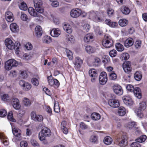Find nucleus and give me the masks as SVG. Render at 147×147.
Instances as JSON below:
<instances>
[{
    "label": "nucleus",
    "instance_id": "79ce46f5",
    "mask_svg": "<svg viewBox=\"0 0 147 147\" xmlns=\"http://www.w3.org/2000/svg\"><path fill=\"white\" fill-rule=\"evenodd\" d=\"M147 138V137L145 135H143L140 136L139 138L136 140V141L138 143H142L144 142Z\"/></svg>",
    "mask_w": 147,
    "mask_h": 147
},
{
    "label": "nucleus",
    "instance_id": "09e8293b",
    "mask_svg": "<svg viewBox=\"0 0 147 147\" xmlns=\"http://www.w3.org/2000/svg\"><path fill=\"white\" fill-rule=\"evenodd\" d=\"M7 119L9 121L13 122L15 121V120L13 117V114L12 112L10 111L8 113L7 115Z\"/></svg>",
    "mask_w": 147,
    "mask_h": 147
},
{
    "label": "nucleus",
    "instance_id": "b1692460",
    "mask_svg": "<svg viewBox=\"0 0 147 147\" xmlns=\"http://www.w3.org/2000/svg\"><path fill=\"white\" fill-rule=\"evenodd\" d=\"M67 123L65 121H63L61 125V129L63 132L65 134H67L68 133V130L66 127Z\"/></svg>",
    "mask_w": 147,
    "mask_h": 147
},
{
    "label": "nucleus",
    "instance_id": "423d86ee",
    "mask_svg": "<svg viewBox=\"0 0 147 147\" xmlns=\"http://www.w3.org/2000/svg\"><path fill=\"white\" fill-rule=\"evenodd\" d=\"M34 5L37 11L39 13H42L44 11V9L41 8L42 2L41 0H34Z\"/></svg>",
    "mask_w": 147,
    "mask_h": 147
},
{
    "label": "nucleus",
    "instance_id": "4c0bfd02",
    "mask_svg": "<svg viewBox=\"0 0 147 147\" xmlns=\"http://www.w3.org/2000/svg\"><path fill=\"white\" fill-rule=\"evenodd\" d=\"M23 102L24 105L26 107H29L31 105V102L30 100L26 97L23 98Z\"/></svg>",
    "mask_w": 147,
    "mask_h": 147
},
{
    "label": "nucleus",
    "instance_id": "58836bf2",
    "mask_svg": "<svg viewBox=\"0 0 147 147\" xmlns=\"http://www.w3.org/2000/svg\"><path fill=\"white\" fill-rule=\"evenodd\" d=\"M115 46L117 50L118 51L121 52L124 50V47L123 46L119 43H116Z\"/></svg>",
    "mask_w": 147,
    "mask_h": 147
},
{
    "label": "nucleus",
    "instance_id": "6e6d98bb",
    "mask_svg": "<svg viewBox=\"0 0 147 147\" xmlns=\"http://www.w3.org/2000/svg\"><path fill=\"white\" fill-rule=\"evenodd\" d=\"M30 142L32 145L34 147H39V145L38 143L34 139H32Z\"/></svg>",
    "mask_w": 147,
    "mask_h": 147
},
{
    "label": "nucleus",
    "instance_id": "bf43d9fd",
    "mask_svg": "<svg viewBox=\"0 0 147 147\" xmlns=\"http://www.w3.org/2000/svg\"><path fill=\"white\" fill-rule=\"evenodd\" d=\"M20 74L23 78H25L28 77L27 72L25 71H21Z\"/></svg>",
    "mask_w": 147,
    "mask_h": 147
},
{
    "label": "nucleus",
    "instance_id": "49530a36",
    "mask_svg": "<svg viewBox=\"0 0 147 147\" xmlns=\"http://www.w3.org/2000/svg\"><path fill=\"white\" fill-rule=\"evenodd\" d=\"M8 61L11 64V65L13 67H16L18 65V62L14 59H11L8 60Z\"/></svg>",
    "mask_w": 147,
    "mask_h": 147
},
{
    "label": "nucleus",
    "instance_id": "bb28decb",
    "mask_svg": "<svg viewBox=\"0 0 147 147\" xmlns=\"http://www.w3.org/2000/svg\"><path fill=\"white\" fill-rule=\"evenodd\" d=\"M10 28L11 31L14 32H17L19 30V27L15 23L11 24L10 25Z\"/></svg>",
    "mask_w": 147,
    "mask_h": 147
},
{
    "label": "nucleus",
    "instance_id": "c03bdc74",
    "mask_svg": "<svg viewBox=\"0 0 147 147\" xmlns=\"http://www.w3.org/2000/svg\"><path fill=\"white\" fill-rule=\"evenodd\" d=\"M136 124L135 122H130L125 125V127L127 128L131 129Z\"/></svg>",
    "mask_w": 147,
    "mask_h": 147
},
{
    "label": "nucleus",
    "instance_id": "5fc2aeb1",
    "mask_svg": "<svg viewBox=\"0 0 147 147\" xmlns=\"http://www.w3.org/2000/svg\"><path fill=\"white\" fill-rule=\"evenodd\" d=\"M12 66L11 64L10 63L8 60L7 61L5 64V68L7 70H9L11 69Z\"/></svg>",
    "mask_w": 147,
    "mask_h": 147
},
{
    "label": "nucleus",
    "instance_id": "5701e85b",
    "mask_svg": "<svg viewBox=\"0 0 147 147\" xmlns=\"http://www.w3.org/2000/svg\"><path fill=\"white\" fill-rule=\"evenodd\" d=\"M105 23L108 25L109 26L112 28H115L118 26L117 22H111L109 19H107L105 20Z\"/></svg>",
    "mask_w": 147,
    "mask_h": 147
},
{
    "label": "nucleus",
    "instance_id": "e2e57ef3",
    "mask_svg": "<svg viewBox=\"0 0 147 147\" xmlns=\"http://www.w3.org/2000/svg\"><path fill=\"white\" fill-rule=\"evenodd\" d=\"M95 31L96 33L98 35H101L103 33L102 31L100 30L99 27H96L95 29Z\"/></svg>",
    "mask_w": 147,
    "mask_h": 147
},
{
    "label": "nucleus",
    "instance_id": "69168bd1",
    "mask_svg": "<svg viewBox=\"0 0 147 147\" xmlns=\"http://www.w3.org/2000/svg\"><path fill=\"white\" fill-rule=\"evenodd\" d=\"M20 18L23 21H26L28 20V18L27 15L25 13L21 14Z\"/></svg>",
    "mask_w": 147,
    "mask_h": 147
},
{
    "label": "nucleus",
    "instance_id": "39448f33",
    "mask_svg": "<svg viewBox=\"0 0 147 147\" xmlns=\"http://www.w3.org/2000/svg\"><path fill=\"white\" fill-rule=\"evenodd\" d=\"M102 45L105 47L110 48L113 45V42L112 38L110 36L107 35L105 36L104 39L102 41Z\"/></svg>",
    "mask_w": 147,
    "mask_h": 147
},
{
    "label": "nucleus",
    "instance_id": "338daca9",
    "mask_svg": "<svg viewBox=\"0 0 147 147\" xmlns=\"http://www.w3.org/2000/svg\"><path fill=\"white\" fill-rule=\"evenodd\" d=\"M110 78L111 80H115L117 78L116 74L114 72L109 75Z\"/></svg>",
    "mask_w": 147,
    "mask_h": 147
},
{
    "label": "nucleus",
    "instance_id": "6ab92c4d",
    "mask_svg": "<svg viewBox=\"0 0 147 147\" xmlns=\"http://www.w3.org/2000/svg\"><path fill=\"white\" fill-rule=\"evenodd\" d=\"M60 30L58 28H53L50 32L51 35L54 37H58L61 34Z\"/></svg>",
    "mask_w": 147,
    "mask_h": 147
},
{
    "label": "nucleus",
    "instance_id": "37998d69",
    "mask_svg": "<svg viewBox=\"0 0 147 147\" xmlns=\"http://www.w3.org/2000/svg\"><path fill=\"white\" fill-rule=\"evenodd\" d=\"M128 23V21L125 19H121L119 22V25L122 27L125 26Z\"/></svg>",
    "mask_w": 147,
    "mask_h": 147
},
{
    "label": "nucleus",
    "instance_id": "a878e982",
    "mask_svg": "<svg viewBox=\"0 0 147 147\" xmlns=\"http://www.w3.org/2000/svg\"><path fill=\"white\" fill-rule=\"evenodd\" d=\"M133 43L134 42L132 38H129L125 41L124 46L125 47L128 48L132 46Z\"/></svg>",
    "mask_w": 147,
    "mask_h": 147
},
{
    "label": "nucleus",
    "instance_id": "72a5a7b5",
    "mask_svg": "<svg viewBox=\"0 0 147 147\" xmlns=\"http://www.w3.org/2000/svg\"><path fill=\"white\" fill-rule=\"evenodd\" d=\"M113 142L112 138L109 136L105 137L104 139V142L105 144L107 145L111 144Z\"/></svg>",
    "mask_w": 147,
    "mask_h": 147
},
{
    "label": "nucleus",
    "instance_id": "f3484780",
    "mask_svg": "<svg viewBox=\"0 0 147 147\" xmlns=\"http://www.w3.org/2000/svg\"><path fill=\"white\" fill-rule=\"evenodd\" d=\"M108 103L111 107L114 108L118 107L120 105L119 101L115 99H110Z\"/></svg>",
    "mask_w": 147,
    "mask_h": 147
},
{
    "label": "nucleus",
    "instance_id": "c756f323",
    "mask_svg": "<svg viewBox=\"0 0 147 147\" xmlns=\"http://www.w3.org/2000/svg\"><path fill=\"white\" fill-rule=\"evenodd\" d=\"M118 113L119 116H123L126 113L125 109L123 107H120L118 109Z\"/></svg>",
    "mask_w": 147,
    "mask_h": 147
},
{
    "label": "nucleus",
    "instance_id": "1a4fd4ad",
    "mask_svg": "<svg viewBox=\"0 0 147 147\" xmlns=\"http://www.w3.org/2000/svg\"><path fill=\"white\" fill-rule=\"evenodd\" d=\"M20 86L23 87L24 90L28 91L31 88V85L29 83L23 80H21L19 82Z\"/></svg>",
    "mask_w": 147,
    "mask_h": 147
},
{
    "label": "nucleus",
    "instance_id": "a18cd8bd",
    "mask_svg": "<svg viewBox=\"0 0 147 147\" xmlns=\"http://www.w3.org/2000/svg\"><path fill=\"white\" fill-rule=\"evenodd\" d=\"M54 108V111L55 112L58 113L60 112V109L58 102H55Z\"/></svg>",
    "mask_w": 147,
    "mask_h": 147
},
{
    "label": "nucleus",
    "instance_id": "9b49d317",
    "mask_svg": "<svg viewBox=\"0 0 147 147\" xmlns=\"http://www.w3.org/2000/svg\"><path fill=\"white\" fill-rule=\"evenodd\" d=\"M31 117L32 119L35 121L41 122L43 120V117L41 115H36L34 111L31 112Z\"/></svg>",
    "mask_w": 147,
    "mask_h": 147
},
{
    "label": "nucleus",
    "instance_id": "3c124183",
    "mask_svg": "<svg viewBox=\"0 0 147 147\" xmlns=\"http://www.w3.org/2000/svg\"><path fill=\"white\" fill-rule=\"evenodd\" d=\"M126 87L127 90L128 91L132 92H134V90L135 88H134V86L131 84L127 85Z\"/></svg>",
    "mask_w": 147,
    "mask_h": 147
},
{
    "label": "nucleus",
    "instance_id": "f8f14e48",
    "mask_svg": "<svg viewBox=\"0 0 147 147\" xmlns=\"http://www.w3.org/2000/svg\"><path fill=\"white\" fill-rule=\"evenodd\" d=\"M82 13V11L79 9H73L70 12V16L72 18H76L79 17Z\"/></svg>",
    "mask_w": 147,
    "mask_h": 147
},
{
    "label": "nucleus",
    "instance_id": "603ef678",
    "mask_svg": "<svg viewBox=\"0 0 147 147\" xmlns=\"http://www.w3.org/2000/svg\"><path fill=\"white\" fill-rule=\"evenodd\" d=\"M142 42L140 40H137L135 43L134 45L136 49H139L141 46Z\"/></svg>",
    "mask_w": 147,
    "mask_h": 147
},
{
    "label": "nucleus",
    "instance_id": "ddd939ff",
    "mask_svg": "<svg viewBox=\"0 0 147 147\" xmlns=\"http://www.w3.org/2000/svg\"><path fill=\"white\" fill-rule=\"evenodd\" d=\"M114 92L118 95H122L123 91L121 86L118 84L114 85L113 87Z\"/></svg>",
    "mask_w": 147,
    "mask_h": 147
},
{
    "label": "nucleus",
    "instance_id": "2eb2a0df",
    "mask_svg": "<svg viewBox=\"0 0 147 147\" xmlns=\"http://www.w3.org/2000/svg\"><path fill=\"white\" fill-rule=\"evenodd\" d=\"M130 62L129 61L124 62L123 64V68L124 71L126 73H129L131 70Z\"/></svg>",
    "mask_w": 147,
    "mask_h": 147
},
{
    "label": "nucleus",
    "instance_id": "13d9d810",
    "mask_svg": "<svg viewBox=\"0 0 147 147\" xmlns=\"http://www.w3.org/2000/svg\"><path fill=\"white\" fill-rule=\"evenodd\" d=\"M101 60L98 57H95L94 58V63L96 65H98L101 63Z\"/></svg>",
    "mask_w": 147,
    "mask_h": 147
},
{
    "label": "nucleus",
    "instance_id": "7ed1b4c3",
    "mask_svg": "<svg viewBox=\"0 0 147 147\" xmlns=\"http://www.w3.org/2000/svg\"><path fill=\"white\" fill-rule=\"evenodd\" d=\"M146 108V105L145 102L142 101L140 102L139 104L138 109L135 110V113L137 116L140 118L143 117L144 115L142 111H144Z\"/></svg>",
    "mask_w": 147,
    "mask_h": 147
},
{
    "label": "nucleus",
    "instance_id": "6e6552de",
    "mask_svg": "<svg viewBox=\"0 0 147 147\" xmlns=\"http://www.w3.org/2000/svg\"><path fill=\"white\" fill-rule=\"evenodd\" d=\"M108 78L106 73L105 72H101L99 78V81L101 85H104L107 83Z\"/></svg>",
    "mask_w": 147,
    "mask_h": 147
},
{
    "label": "nucleus",
    "instance_id": "393cba45",
    "mask_svg": "<svg viewBox=\"0 0 147 147\" xmlns=\"http://www.w3.org/2000/svg\"><path fill=\"white\" fill-rule=\"evenodd\" d=\"M93 38L92 34H88L86 35L84 38V41L86 43H89L92 40Z\"/></svg>",
    "mask_w": 147,
    "mask_h": 147
},
{
    "label": "nucleus",
    "instance_id": "aec40b11",
    "mask_svg": "<svg viewBox=\"0 0 147 147\" xmlns=\"http://www.w3.org/2000/svg\"><path fill=\"white\" fill-rule=\"evenodd\" d=\"M133 93L135 96L138 98L140 99L142 97V94L140 89L138 87L135 88Z\"/></svg>",
    "mask_w": 147,
    "mask_h": 147
},
{
    "label": "nucleus",
    "instance_id": "4468645a",
    "mask_svg": "<svg viewBox=\"0 0 147 147\" xmlns=\"http://www.w3.org/2000/svg\"><path fill=\"white\" fill-rule=\"evenodd\" d=\"M83 63V61L79 57H77L73 62L74 67L77 70L79 69Z\"/></svg>",
    "mask_w": 147,
    "mask_h": 147
},
{
    "label": "nucleus",
    "instance_id": "de8ad7c7",
    "mask_svg": "<svg viewBox=\"0 0 147 147\" xmlns=\"http://www.w3.org/2000/svg\"><path fill=\"white\" fill-rule=\"evenodd\" d=\"M67 39L68 42L74 43L75 42L74 37L71 35H68L67 37Z\"/></svg>",
    "mask_w": 147,
    "mask_h": 147
},
{
    "label": "nucleus",
    "instance_id": "c9c22d12",
    "mask_svg": "<svg viewBox=\"0 0 147 147\" xmlns=\"http://www.w3.org/2000/svg\"><path fill=\"white\" fill-rule=\"evenodd\" d=\"M91 117L92 119L94 120H98L100 117V115L96 113H94L92 114Z\"/></svg>",
    "mask_w": 147,
    "mask_h": 147
},
{
    "label": "nucleus",
    "instance_id": "864d4df0",
    "mask_svg": "<svg viewBox=\"0 0 147 147\" xmlns=\"http://www.w3.org/2000/svg\"><path fill=\"white\" fill-rule=\"evenodd\" d=\"M121 58L122 60H126L129 58V55L127 53H124L122 54L121 56Z\"/></svg>",
    "mask_w": 147,
    "mask_h": 147
},
{
    "label": "nucleus",
    "instance_id": "4d7b16f0",
    "mask_svg": "<svg viewBox=\"0 0 147 147\" xmlns=\"http://www.w3.org/2000/svg\"><path fill=\"white\" fill-rule=\"evenodd\" d=\"M117 53V52L115 50L113 49L110 51L109 55L110 57H113L116 56Z\"/></svg>",
    "mask_w": 147,
    "mask_h": 147
},
{
    "label": "nucleus",
    "instance_id": "9d476101",
    "mask_svg": "<svg viewBox=\"0 0 147 147\" xmlns=\"http://www.w3.org/2000/svg\"><path fill=\"white\" fill-rule=\"evenodd\" d=\"M6 47L10 50H13L14 47V43L9 38H6L5 41Z\"/></svg>",
    "mask_w": 147,
    "mask_h": 147
},
{
    "label": "nucleus",
    "instance_id": "c85d7f7f",
    "mask_svg": "<svg viewBox=\"0 0 147 147\" xmlns=\"http://www.w3.org/2000/svg\"><path fill=\"white\" fill-rule=\"evenodd\" d=\"M28 11L29 14L34 17H36L38 12L36 9L35 10L32 7H29L28 8Z\"/></svg>",
    "mask_w": 147,
    "mask_h": 147
},
{
    "label": "nucleus",
    "instance_id": "f03ea898",
    "mask_svg": "<svg viewBox=\"0 0 147 147\" xmlns=\"http://www.w3.org/2000/svg\"><path fill=\"white\" fill-rule=\"evenodd\" d=\"M90 15L92 18V20L96 22H103L105 18V15L102 13H96L93 11H92L90 12Z\"/></svg>",
    "mask_w": 147,
    "mask_h": 147
},
{
    "label": "nucleus",
    "instance_id": "a211bd4d",
    "mask_svg": "<svg viewBox=\"0 0 147 147\" xmlns=\"http://www.w3.org/2000/svg\"><path fill=\"white\" fill-rule=\"evenodd\" d=\"M5 17L6 20L8 22H11L14 20L13 15L10 11H7L5 12Z\"/></svg>",
    "mask_w": 147,
    "mask_h": 147
},
{
    "label": "nucleus",
    "instance_id": "473e14b6",
    "mask_svg": "<svg viewBox=\"0 0 147 147\" xmlns=\"http://www.w3.org/2000/svg\"><path fill=\"white\" fill-rule=\"evenodd\" d=\"M142 77V75L141 72L139 71H136L134 75V78L137 81H140Z\"/></svg>",
    "mask_w": 147,
    "mask_h": 147
},
{
    "label": "nucleus",
    "instance_id": "8fccbe9b",
    "mask_svg": "<svg viewBox=\"0 0 147 147\" xmlns=\"http://www.w3.org/2000/svg\"><path fill=\"white\" fill-rule=\"evenodd\" d=\"M66 52L67 56L69 60H71L73 59V54L71 51L68 49L66 50Z\"/></svg>",
    "mask_w": 147,
    "mask_h": 147
},
{
    "label": "nucleus",
    "instance_id": "2f4dec72",
    "mask_svg": "<svg viewBox=\"0 0 147 147\" xmlns=\"http://www.w3.org/2000/svg\"><path fill=\"white\" fill-rule=\"evenodd\" d=\"M85 50L89 54H91L94 52L95 49L94 47L90 45H87L85 47Z\"/></svg>",
    "mask_w": 147,
    "mask_h": 147
},
{
    "label": "nucleus",
    "instance_id": "e433bc0d",
    "mask_svg": "<svg viewBox=\"0 0 147 147\" xmlns=\"http://www.w3.org/2000/svg\"><path fill=\"white\" fill-rule=\"evenodd\" d=\"M89 76L91 77H97L98 75L96 70L94 69H92L89 70Z\"/></svg>",
    "mask_w": 147,
    "mask_h": 147
},
{
    "label": "nucleus",
    "instance_id": "0e129e2a",
    "mask_svg": "<svg viewBox=\"0 0 147 147\" xmlns=\"http://www.w3.org/2000/svg\"><path fill=\"white\" fill-rule=\"evenodd\" d=\"M32 83L35 86H38L39 84V82L38 80L36 78H33L31 80Z\"/></svg>",
    "mask_w": 147,
    "mask_h": 147
},
{
    "label": "nucleus",
    "instance_id": "052dcab7",
    "mask_svg": "<svg viewBox=\"0 0 147 147\" xmlns=\"http://www.w3.org/2000/svg\"><path fill=\"white\" fill-rule=\"evenodd\" d=\"M97 137L95 135L92 136L90 139V141L92 142H96L97 140Z\"/></svg>",
    "mask_w": 147,
    "mask_h": 147
},
{
    "label": "nucleus",
    "instance_id": "f257e3e1",
    "mask_svg": "<svg viewBox=\"0 0 147 147\" xmlns=\"http://www.w3.org/2000/svg\"><path fill=\"white\" fill-rule=\"evenodd\" d=\"M51 134V132L49 129L46 127H43L39 134V138L40 141H43V143L47 144V142L45 140V137L50 136Z\"/></svg>",
    "mask_w": 147,
    "mask_h": 147
},
{
    "label": "nucleus",
    "instance_id": "20e7f679",
    "mask_svg": "<svg viewBox=\"0 0 147 147\" xmlns=\"http://www.w3.org/2000/svg\"><path fill=\"white\" fill-rule=\"evenodd\" d=\"M12 131L13 134L15 136V137L12 139L13 142H16L20 141L22 139L21 131L20 129L16 127H13Z\"/></svg>",
    "mask_w": 147,
    "mask_h": 147
},
{
    "label": "nucleus",
    "instance_id": "0eeeda50",
    "mask_svg": "<svg viewBox=\"0 0 147 147\" xmlns=\"http://www.w3.org/2000/svg\"><path fill=\"white\" fill-rule=\"evenodd\" d=\"M117 144L121 147H124L127 144V137L125 136H123L121 138H117L116 140Z\"/></svg>",
    "mask_w": 147,
    "mask_h": 147
},
{
    "label": "nucleus",
    "instance_id": "f704fd0d",
    "mask_svg": "<svg viewBox=\"0 0 147 147\" xmlns=\"http://www.w3.org/2000/svg\"><path fill=\"white\" fill-rule=\"evenodd\" d=\"M121 11L124 14L127 15L130 12V10L129 8L125 6H123L121 8Z\"/></svg>",
    "mask_w": 147,
    "mask_h": 147
},
{
    "label": "nucleus",
    "instance_id": "412c9836",
    "mask_svg": "<svg viewBox=\"0 0 147 147\" xmlns=\"http://www.w3.org/2000/svg\"><path fill=\"white\" fill-rule=\"evenodd\" d=\"M123 100L124 103L127 106H130L133 104V102L130 97L125 96L123 98Z\"/></svg>",
    "mask_w": 147,
    "mask_h": 147
},
{
    "label": "nucleus",
    "instance_id": "4be33fe9",
    "mask_svg": "<svg viewBox=\"0 0 147 147\" xmlns=\"http://www.w3.org/2000/svg\"><path fill=\"white\" fill-rule=\"evenodd\" d=\"M35 33L37 37H40L42 33V30L41 27L39 26H37L35 29Z\"/></svg>",
    "mask_w": 147,
    "mask_h": 147
},
{
    "label": "nucleus",
    "instance_id": "dca6fc26",
    "mask_svg": "<svg viewBox=\"0 0 147 147\" xmlns=\"http://www.w3.org/2000/svg\"><path fill=\"white\" fill-rule=\"evenodd\" d=\"M12 104L14 108L16 110L19 109L21 107L19 100L15 98L12 99Z\"/></svg>",
    "mask_w": 147,
    "mask_h": 147
},
{
    "label": "nucleus",
    "instance_id": "774afa93",
    "mask_svg": "<svg viewBox=\"0 0 147 147\" xmlns=\"http://www.w3.org/2000/svg\"><path fill=\"white\" fill-rule=\"evenodd\" d=\"M83 30L85 31L88 32L89 30L90 26L88 24H85L83 26Z\"/></svg>",
    "mask_w": 147,
    "mask_h": 147
},
{
    "label": "nucleus",
    "instance_id": "a19ab883",
    "mask_svg": "<svg viewBox=\"0 0 147 147\" xmlns=\"http://www.w3.org/2000/svg\"><path fill=\"white\" fill-rule=\"evenodd\" d=\"M20 43L18 42H16L14 43V49H15L16 52V54H19V49L20 48Z\"/></svg>",
    "mask_w": 147,
    "mask_h": 147
},
{
    "label": "nucleus",
    "instance_id": "cd10ccee",
    "mask_svg": "<svg viewBox=\"0 0 147 147\" xmlns=\"http://www.w3.org/2000/svg\"><path fill=\"white\" fill-rule=\"evenodd\" d=\"M63 29L66 32L70 34L72 32L71 27L68 24H65L63 26Z\"/></svg>",
    "mask_w": 147,
    "mask_h": 147
},
{
    "label": "nucleus",
    "instance_id": "ea45409f",
    "mask_svg": "<svg viewBox=\"0 0 147 147\" xmlns=\"http://www.w3.org/2000/svg\"><path fill=\"white\" fill-rule=\"evenodd\" d=\"M42 41L44 43H49L51 42V37L48 36H45L43 38Z\"/></svg>",
    "mask_w": 147,
    "mask_h": 147
},
{
    "label": "nucleus",
    "instance_id": "680f3d73",
    "mask_svg": "<svg viewBox=\"0 0 147 147\" xmlns=\"http://www.w3.org/2000/svg\"><path fill=\"white\" fill-rule=\"evenodd\" d=\"M1 99L4 101H7L9 100V97L7 94H3L1 96Z\"/></svg>",
    "mask_w": 147,
    "mask_h": 147
},
{
    "label": "nucleus",
    "instance_id": "7c9ffc66",
    "mask_svg": "<svg viewBox=\"0 0 147 147\" xmlns=\"http://www.w3.org/2000/svg\"><path fill=\"white\" fill-rule=\"evenodd\" d=\"M19 7L20 9L24 11L26 10L28 8L26 4L23 1H20Z\"/></svg>",
    "mask_w": 147,
    "mask_h": 147
}]
</instances>
